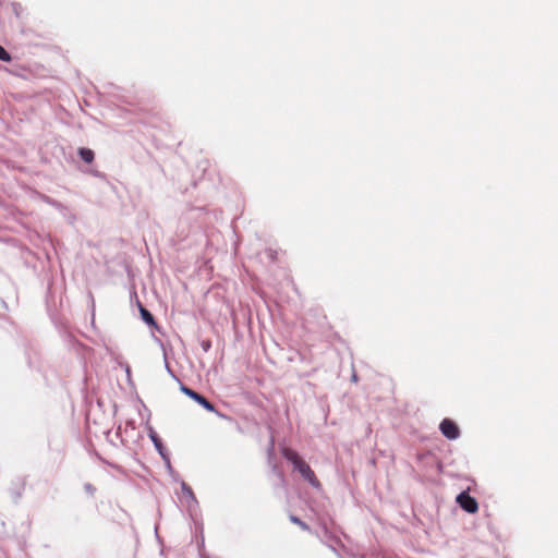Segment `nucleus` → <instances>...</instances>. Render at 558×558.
Segmentation results:
<instances>
[{
  "mask_svg": "<svg viewBox=\"0 0 558 558\" xmlns=\"http://www.w3.org/2000/svg\"><path fill=\"white\" fill-rule=\"evenodd\" d=\"M78 154L81 158L87 163L93 162L95 157L94 151L89 148H80Z\"/></svg>",
  "mask_w": 558,
  "mask_h": 558,
  "instance_id": "obj_5",
  "label": "nucleus"
},
{
  "mask_svg": "<svg viewBox=\"0 0 558 558\" xmlns=\"http://www.w3.org/2000/svg\"><path fill=\"white\" fill-rule=\"evenodd\" d=\"M141 316L148 325H155V318L151 313L143 306H140Z\"/></svg>",
  "mask_w": 558,
  "mask_h": 558,
  "instance_id": "obj_6",
  "label": "nucleus"
},
{
  "mask_svg": "<svg viewBox=\"0 0 558 558\" xmlns=\"http://www.w3.org/2000/svg\"><path fill=\"white\" fill-rule=\"evenodd\" d=\"M457 502L459 506L469 513H475L478 510V504L476 499L469 495L468 492H462L457 496Z\"/></svg>",
  "mask_w": 558,
  "mask_h": 558,
  "instance_id": "obj_2",
  "label": "nucleus"
},
{
  "mask_svg": "<svg viewBox=\"0 0 558 558\" xmlns=\"http://www.w3.org/2000/svg\"><path fill=\"white\" fill-rule=\"evenodd\" d=\"M282 456L293 464L294 469L306 480L312 486L319 487L320 483L311 466L300 457V454L288 447L281 449Z\"/></svg>",
  "mask_w": 558,
  "mask_h": 558,
  "instance_id": "obj_1",
  "label": "nucleus"
},
{
  "mask_svg": "<svg viewBox=\"0 0 558 558\" xmlns=\"http://www.w3.org/2000/svg\"><path fill=\"white\" fill-rule=\"evenodd\" d=\"M290 521L296 525H299L303 531H311V527L308 524H306L304 521H302L300 518L291 514L289 517Z\"/></svg>",
  "mask_w": 558,
  "mask_h": 558,
  "instance_id": "obj_7",
  "label": "nucleus"
},
{
  "mask_svg": "<svg viewBox=\"0 0 558 558\" xmlns=\"http://www.w3.org/2000/svg\"><path fill=\"white\" fill-rule=\"evenodd\" d=\"M84 489H85V490H86V493H88L89 495H94V494H95V492H96L95 486H94L93 484H89V483H87V484H85V485H84Z\"/></svg>",
  "mask_w": 558,
  "mask_h": 558,
  "instance_id": "obj_10",
  "label": "nucleus"
},
{
  "mask_svg": "<svg viewBox=\"0 0 558 558\" xmlns=\"http://www.w3.org/2000/svg\"><path fill=\"white\" fill-rule=\"evenodd\" d=\"M151 439L156 446V448L158 449V451L162 454V445H161V441L159 440V438L157 436H151Z\"/></svg>",
  "mask_w": 558,
  "mask_h": 558,
  "instance_id": "obj_9",
  "label": "nucleus"
},
{
  "mask_svg": "<svg viewBox=\"0 0 558 558\" xmlns=\"http://www.w3.org/2000/svg\"><path fill=\"white\" fill-rule=\"evenodd\" d=\"M440 432L448 439H457L460 435L458 425L450 418H444L439 425Z\"/></svg>",
  "mask_w": 558,
  "mask_h": 558,
  "instance_id": "obj_3",
  "label": "nucleus"
},
{
  "mask_svg": "<svg viewBox=\"0 0 558 558\" xmlns=\"http://www.w3.org/2000/svg\"><path fill=\"white\" fill-rule=\"evenodd\" d=\"M181 391L184 395H186L187 397H190L191 399H193L194 401H196L198 404H201L207 411L214 412L216 410L215 405L211 402H209L205 397H203L202 395L197 393L193 389H191L189 387H185V386H182L181 387Z\"/></svg>",
  "mask_w": 558,
  "mask_h": 558,
  "instance_id": "obj_4",
  "label": "nucleus"
},
{
  "mask_svg": "<svg viewBox=\"0 0 558 558\" xmlns=\"http://www.w3.org/2000/svg\"><path fill=\"white\" fill-rule=\"evenodd\" d=\"M0 60L4 62L11 61L10 53L2 46H0Z\"/></svg>",
  "mask_w": 558,
  "mask_h": 558,
  "instance_id": "obj_8",
  "label": "nucleus"
}]
</instances>
